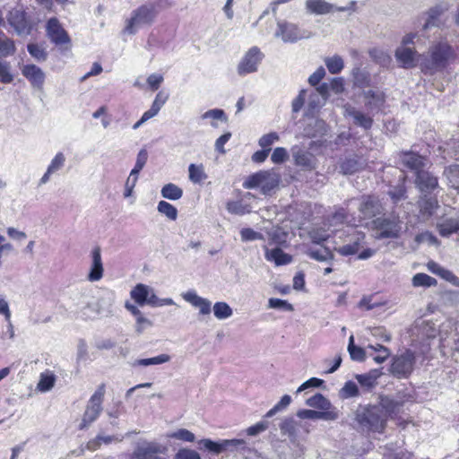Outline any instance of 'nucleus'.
I'll return each instance as SVG.
<instances>
[{
  "mask_svg": "<svg viewBox=\"0 0 459 459\" xmlns=\"http://www.w3.org/2000/svg\"><path fill=\"white\" fill-rule=\"evenodd\" d=\"M453 48L446 42H437L431 46L421 63V71L426 74H434L446 68L448 60L455 57Z\"/></svg>",
  "mask_w": 459,
  "mask_h": 459,
  "instance_id": "obj_1",
  "label": "nucleus"
},
{
  "mask_svg": "<svg viewBox=\"0 0 459 459\" xmlns=\"http://www.w3.org/2000/svg\"><path fill=\"white\" fill-rule=\"evenodd\" d=\"M158 15L157 7L154 4L148 3L134 9L131 17L126 21L125 32L134 35L140 27L151 26Z\"/></svg>",
  "mask_w": 459,
  "mask_h": 459,
  "instance_id": "obj_2",
  "label": "nucleus"
},
{
  "mask_svg": "<svg viewBox=\"0 0 459 459\" xmlns=\"http://www.w3.org/2000/svg\"><path fill=\"white\" fill-rule=\"evenodd\" d=\"M130 298L140 307L148 305L152 307H160L175 305L171 298H158L153 288L144 283H137L130 290Z\"/></svg>",
  "mask_w": 459,
  "mask_h": 459,
  "instance_id": "obj_3",
  "label": "nucleus"
},
{
  "mask_svg": "<svg viewBox=\"0 0 459 459\" xmlns=\"http://www.w3.org/2000/svg\"><path fill=\"white\" fill-rule=\"evenodd\" d=\"M280 182L281 175L274 169L261 170L249 176L243 183V186L247 189L260 187L264 195H268Z\"/></svg>",
  "mask_w": 459,
  "mask_h": 459,
  "instance_id": "obj_4",
  "label": "nucleus"
},
{
  "mask_svg": "<svg viewBox=\"0 0 459 459\" xmlns=\"http://www.w3.org/2000/svg\"><path fill=\"white\" fill-rule=\"evenodd\" d=\"M105 394L104 385H100L87 403L85 411L82 415L80 429H87L93 423L102 411V403Z\"/></svg>",
  "mask_w": 459,
  "mask_h": 459,
  "instance_id": "obj_5",
  "label": "nucleus"
},
{
  "mask_svg": "<svg viewBox=\"0 0 459 459\" xmlns=\"http://www.w3.org/2000/svg\"><path fill=\"white\" fill-rule=\"evenodd\" d=\"M415 362L414 352L406 350L404 352L393 357L389 371L397 378H408L413 372Z\"/></svg>",
  "mask_w": 459,
  "mask_h": 459,
  "instance_id": "obj_6",
  "label": "nucleus"
},
{
  "mask_svg": "<svg viewBox=\"0 0 459 459\" xmlns=\"http://www.w3.org/2000/svg\"><path fill=\"white\" fill-rule=\"evenodd\" d=\"M373 224L378 238H396L403 229V221L395 215L377 218L373 221Z\"/></svg>",
  "mask_w": 459,
  "mask_h": 459,
  "instance_id": "obj_7",
  "label": "nucleus"
},
{
  "mask_svg": "<svg viewBox=\"0 0 459 459\" xmlns=\"http://www.w3.org/2000/svg\"><path fill=\"white\" fill-rule=\"evenodd\" d=\"M274 36L285 43H293L302 39L310 38V33L301 30L297 24L287 21H278Z\"/></svg>",
  "mask_w": 459,
  "mask_h": 459,
  "instance_id": "obj_8",
  "label": "nucleus"
},
{
  "mask_svg": "<svg viewBox=\"0 0 459 459\" xmlns=\"http://www.w3.org/2000/svg\"><path fill=\"white\" fill-rule=\"evenodd\" d=\"M365 239V234L353 230L346 235L342 243L335 242L334 250L342 256L352 255L358 253Z\"/></svg>",
  "mask_w": 459,
  "mask_h": 459,
  "instance_id": "obj_9",
  "label": "nucleus"
},
{
  "mask_svg": "<svg viewBox=\"0 0 459 459\" xmlns=\"http://www.w3.org/2000/svg\"><path fill=\"white\" fill-rule=\"evenodd\" d=\"M7 21L10 26L20 36H27L32 30V23L22 8H13L10 11Z\"/></svg>",
  "mask_w": 459,
  "mask_h": 459,
  "instance_id": "obj_10",
  "label": "nucleus"
},
{
  "mask_svg": "<svg viewBox=\"0 0 459 459\" xmlns=\"http://www.w3.org/2000/svg\"><path fill=\"white\" fill-rule=\"evenodd\" d=\"M167 447L156 442L143 441L139 443L132 454L133 459H165L158 456L159 454H165Z\"/></svg>",
  "mask_w": 459,
  "mask_h": 459,
  "instance_id": "obj_11",
  "label": "nucleus"
},
{
  "mask_svg": "<svg viewBox=\"0 0 459 459\" xmlns=\"http://www.w3.org/2000/svg\"><path fill=\"white\" fill-rule=\"evenodd\" d=\"M263 57L264 55L257 47L251 48L238 65V74L246 75L256 72Z\"/></svg>",
  "mask_w": 459,
  "mask_h": 459,
  "instance_id": "obj_12",
  "label": "nucleus"
},
{
  "mask_svg": "<svg viewBox=\"0 0 459 459\" xmlns=\"http://www.w3.org/2000/svg\"><path fill=\"white\" fill-rule=\"evenodd\" d=\"M47 34L50 40L56 45H68L70 38L56 18H50L46 26Z\"/></svg>",
  "mask_w": 459,
  "mask_h": 459,
  "instance_id": "obj_13",
  "label": "nucleus"
},
{
  "mask_svg": "<svg viewBox=\"0 0 459 459\" xmlns=\"http://www.w3.org/2000/svg\"><path fill=\"white\" fill-rule=\"evenodd\" d=\"M446 8L442 5H436L429 9L418 18L419 26L422 30H428L434 27H438L440 16L445 13Z\"/></svg>",
  "mask_w": 459,
  "mask_h": 459,
  "instance_id": "obj_14",
  "label": "nucleus"
},
{
  "mask_svg": "<svg viewBox=\"0 0 459 459\" xmlns=\"http://www.w3.org/2000/svg\"><path fill=\"white\" fill-rule=\"evenodd\" d=\"M418 53L414 48L399 46L394 53V56L400 66L405 69L416 66Z\"/></svg>",
  "mask_w": 459,
  "mask_h": 459,
  "instance_id": "obj_15",
  "label": "nucleus"
},
{
  "mask_svg": "<svg viewBox=\"0 0 459 459\" xmlns=\"http://www.w3.org/2000/svg\"><path fill=\"white\" fill-rule=\"evenodd\" d=\"M208 451L219 455L231 446H243L245 441L242 439H224L220 442H214L211 439L204 438L199 441Z\"/></svg>",
  "mask_w": 459,
  "mask_h": 459,
  "instance_id": "obj_16",
  "label": "nucleus"
},
{
  "mask_svg": "<svg viewBox=\"0 0 459 459\" xmlns=\"http://www.w3.org/2000/svg\"><path fill=\"white\" fill-rule=\"evenodd\" d=\"M22 74L33 88L42 89L45 82V73L41 68L35 65H24L22 67Z\"/></svg>",
  "mask_w": 459,
  "mask_h": 459,
  "instance_id": "obj_17",
  "label": "nucleus"
},
{
  "mask_svg": "<svg viewBox=\"0 0 459 459\" xmlns=\"http://www.w3.org/2000/svg\"><path fill=\"white\" fill-rule=\"evenodd\" d=\"M306 404L311 408H316L318 411H330L334 416V420L339 418V411L331 402L322 394H316L306 400Z\"/></svg>",
  "mask_w": 459,
  "mask_h": 459,
  "instance_id": "obj_18",
  "label": "nucleus"
},
{
  "mask_svg": "<svg viewBox=\"0 0 459 459\" xmlns=\"http://www.w3.org/2000/svg\"><path fill=\"white\" fill-rule=\"evenodd\" d=\"M181 296L185 301L198 308L200 315L206 316L211 313L212 302L207 299L198 296L195 290H188L182 293Z\"/></svg>",
  "mask_w": 459,
  "mask_h": 459,
  "instance_id": "obj_19",
  "label": "nucleus"
},
{
  "mask_svg": "<svg viewBox=\"0 0 459 459\" xmlns=\"http://www.w3.org/2000/svg\"><path fill=\"white\" fill-rule=\"evenodd\" d=\"M359 212V221L371 219L382 212V205L378 199L368 196L360 204Z\"/></svg>",
  "mask_w": 459,
  "mask_h": 459,
  "instance_id": "obj_20",
  "label": "nucleus"
},
{
  "mask_svg": "<svg viewBox=\"0 0 459 459\" xmlns=\"http://www.w3.org/2000/svg\"><path fill=\"white\" fill-rule=\"evenodd\" d=\"M360 423L373 431L380 432L385 428V420L380 416L379 411L376 408L364 412L361 416Z\"/></svg>",
  "mask_w": 459,
  "mask_h": 459,
  "instance_id": "obj_21",
  "label": "nucleus"
},
{
  "mask_svg": "<svg viewBox=\"0 0 459 459\" xmlns=\"http://www.w3.org/2000/svg\"><path fill=\"white\" fill-rule=\"evenodd\" d=\"M104 268L101 259L100 247H95L91 251V265L87 275L88 281L94 282L99 281L103 277Z\"/></svg>",
  "mask_w": 459,
  "mask_h": 459,
  "instance_id": "obj_22",
  "label": "nucleus"
},
{
  "mask_svg": "<svg viewBox=\"0 0 459 459\" xmlns=\"http://www.w3.org/2000/svg\"><path fill=\"white\" fill-rule=\"evenodd\" d=\"M78 295L80 296V299L76 302V306L83 316L90 317L91 315H96L99 313L97 304L95 303L93 297L90 294L89 291H81L78 293Z\"/></svg>",
  "mask_w": 459,
  "mask_h": 459,
  "instance_id": "obj_23",
  "label": "nucleus"
},
{
  "mask_svg": "<svg viewBox=\"0 0 459 459\" xmlns=\"http://www.w3.org/2000/svg\"><path fill=\"white\" fill-rule=\"evenodd\" d=\"M401 160L405 167L413 170L416 176L418 171H422V169L428 164V160L424 156H420L414 152H404Z\"/></svg>",
  "mask_w": 459,
  "mask_h": 459,
  "instance_id": "obj_24",
  "label": "nucleus"
},
{
  "mask_svg": "<svg viewBox=\"0 0 459 459\" xmlns=\"http://www.w3.org/2000/svg\"><path fill=\"white\" fill-rule=\"evenodd\" d=\"M306 12L314 15H325L334 12V4L325 0H306Z\"/></svg>",
  "mask_w": 459,
  "mask_h": 459,
  "instance_id": "obj_25",
  "label": "nucleus"
},
{
  "mask_svg": "<svg viewBox=\"0 0 459 459\" xmlns=\"http://www.w3.org/2000/svg\"><path fill=\"white\" fill-rule=\"evenodd\" d=\"M365 106L369 111H378L385 102V94L380 91L368 90L363 92Z\"/></svg>",
  "mask_w": 459,
  "mask_h": 459,
  "instance_id": "obj_26",
  "label": "nucleus"
},
{
  "mask_svg": "<svg viewBox=\"0 0 459 459\" xmlns=\"http://www.w3.org/2000/svg\"><path fill=\"white\" fill-rule=\"evenodd\" d=\"M415 183L421 192L427 193L433 191L438 186L437 178L425 170L418 171Z\"/></svg>",
  "mask_w": 459,
  "mask_h": 459,
  "instance_id": "obj_27",
  "label": "nucleus"
},
{
  "mask_svg": "<svg viewBox=\"0 0 459 459\" xmlns=\"http://www.w3.org/2000/svg\"><path fill=\"white\" fill-rule=\"evenodd\" d=\"M344 115L352 117L354 124L364 129H368L372 126L373 119L369 116L365 115L350 105L344 107Z\"/></svg>",
  "mask_w": 459,
  "mask_h": 459,
  "instance_id": "obj_28",
  "label": "nucleus"
},
{
  "mask_svg": "<svg viewBox=\"0 0 459 459\" xmlns=\"http://www.w3.org/2000/svg\"><path fill=\"white\" fill-rule=\"evenodd\" d=\"M299 428L304 429L306 434L309 433L307 424L298 422L293 418H285L280 425L281 433L288 435L291 438H295L298 436Z\"/></svg>",
  "mask_w": 459,
  "mask_h": 459,
  "instance_id": "obj_29",
  "label": "nucleus"
},
{
  "mask_svg": "<svg viewBox=\"0 0 459 459\" xmlns=\"http://www.w3.org/2000/svg\"><path fill=\"white\" fill-rule=\"evenodd\" d=\"M65 162V157L62 152H58L51 160L50 164L48 165L47 171L42 176V178L39 179V186H42L47 184L49 179L50 176L58 170H60Z\"/></svg>",
  "mask_w": 459,
  "mask_h": 459,
  "instance_id": "obj_30",
  "label": "nucleus"
},
{
  "mask_svg": "<svg viewBox=\"0 0 459 459\" xmlns=\"http://www.w3.org/2000/svg\"><path fill=\"white\" fill-rule=\"evenodd\" d=\"M264 256L267 261L273 262L277 266L288 264L292 261V257L279 247L271 250L265 247Z\"/></svg>",
  "mask_w": 459,
  "mask_h": 459,
  "instance_id": "obj_31",
  "label": "nucleus"
},
{
  "mask_svg": "<svg viewBox=\"0 0 459 459\" xmlns=\"http://www.w3.org/2000/svg\"><path fill=\"white\" fill-rule=\"evenodd\" d=\"M381 369L375 368L371 369L368 373L356 375L355 378L362 387L371 389L377 384V379L382 376Z\"/></svg>",
  "mask_w": 459,
  "mask_h": 459,
  "instance_id": "obj_32",
  "label": "nucleus"
},
{
  "mask_svg": "<svg viewBox=\"0 0 459 459\" xmlns=\"http://www.w3.org/2000/svg\"><path fill=\"white\" fill-rule=\"evenodd\" d=\"M438 233L442 237H449L459 230V218H448L437 225Z\"/></svg>",
  "mask_w": 459,
  "mask_h": 459,
  "instance_id": "obj_33",
  "label": "nucleus"
},
{
  "mask_svg": "<svg viewBox=\"0 0 459 459\" xmlns=\"http://www.w3.org/2000/svg\"><path fill=\"white\" fill-rule=\"evenodd\" d=\"M297 416L299 419L323 420L327 421L334 420V416L330 411H318L308 409L298 411Z\"/></svg>",
  "mask_w": 459,
  "mask_h": 459,
  "instance_id": "obj_34",
  "label": "nucleus"
},
{
  "mask_svg": "<svg viewBox=\"0 0 459 459\" xmlns=\"http://www.w3.org/2000/svg\"><path fill=\"white\" fill-rule=\"evenodd\" d=\"M188 178L194 184L203 183L207 178L204 165L191 163L188 166Z\"/></svg>",
  "mask_w": 459,
  "mask_h": 459,
  "instance_id": "obj_35",
  "label": "nucleus"
},
{
  "mask_svg": "<svg viewBox=\"0 0 459 459\" xmlns=\"http://www.w3.org/2000/svg\"><path fill=\"white\" fill-rule=\"evenodd\" d=\"M56 380V376L51 371L42 372L39 376L37 389L41 393L48 392L54 387Z\"/></svg>",
  "mask_w": 459,
  "mask_h": 459,
  "instance_id": "obj_36",
  "label": "nucleus"
},
{
  "mask_svg": "<svg viewBox=\"0 0 459 459\" xmlns=\"http://www.w3.org/2000/svg\"><path fill=\"white\" fill-rule=\"evenodd\" d=\"M160 195L165 199L176 201L182 197L183 190L177 185L169 183L162 186Z\"/></svg>",
  "mask_w": 459,
  "mask_h": 459,
  "instance_id": "obj_37",
  "label": "nucleus"
},
{
  "mask_svg": "<svg viewBox=\"0 0 459 459\" xmlns=\"http://www.w3.org/2000/svg\"><path fill=\"white\" fill-rule=\"evenodd\" d=\"M295 164L307 169L314 168V159L311 153L304 151H298L293 153Z\"/></svg>",
  "mask_w": 459,
  "mask_h": 459,
  "instance_id": "obj_38",
  "label": "nucleus"
},
{
  "mask_svg": "<svg viewBox=\"0 0 459 459\" xmlns=\"http://www.w3.org/2000/svg\"><path fill=\"white\" fill-rule=\"evenodd\" d=\"M214 316L219 320L230 317L233 314L232 308L224 301L216 302L212 307Z\"/></svg>",
  "mask_w": 459,
  "mask_h": 459,
  "instance_id": "obj_39",
  "label": "nucleus"
},
{
  "mask_svg": "<svg viewBox=\"0 0 459 459\" xmlns=\"http://www.w3.org/2000/svg\"><path fill=\"white\" fill-rule=\"evenodd\" d=\"M170 359H171V357L169 354L162 353L156 357L137 359L134 362V366L148 367V366H152V365H160V364L167 363Z\"/></svg>",
  "mask_w": 459,
  "mask_h": 459,
  "instance_id": "obj_40",
  "label": "nucleus"
},
{
  "mask_svg": "<svg viewBox=\"0 0 459 459\" xmlns=\"http://www.w3.org/2000/svg\"><path fill=\"white\" fill-rule=\"evenodd\" d=\"M348 352L351 359L355 361H364L366 359V351L354 344V336L351 335L349 338Z\"/></svg>",
  "mask_w": 459,
  "mask_h": 459,
  "instance_id": "obj_41",
  "label": "nucleus"
},
{
  "mask_svg": "<svg viewBox=\"0 0 459 459\" xmlns=\"http://www.w3.org/2000/svg\"><path fill=\"white\" fill-rule=\"evenodd\" d=\"M438 207V202L433 197H425L420 202V212L423 216L429 217Z\"/></svg>",
  "mask_w": 459,
  "mask_h": 459,
  "instance_id": "obj_42",
  "label": "nucleus"
},
{
  "mask_svg": "<svg viewBox=\"0 0 459 459\" xmlns=\"http://www.w3.org/2000/svg\"><path fill=\"white\" fill-rule=\"evenodd\" d=\"M202 119H211V125L213 127H218L216 121L227 122V117L222 109L213 108L204 112L202 115Z\"/></svg>",
  "mask_w": 459,
  "mask_h": 459,
  "instance_id": "obj_43",
  "label": "nucleus"
},
{
  "mask_svg": "<svg viewBox=\"0 0 459 459\" xmlns=\"http://www.w3.org/2000/svg\"><path fill=\"white\" fill-rule=\"evenodd\" d=\"M157 210L170 221H176L178 218V209L166 201H160L157 205Z\"/></svg>",
  "mask_w": 459,
  "mask_h": 459,
  "instance_id": "obj_44",
  "label": "nucleus"
},
{
  "mask_svg": "<svg viewBox=\"0 0 459 459\" xmlns=\"http://www.w3.org/2000/svg\"><path fill=\"white\" fill-rule=\"evenodd\" d=\"M15 51L13 41L0 31V57L13 55Z\"/></svg>",
  "mask_w": 459,
  "mask_h": 459,
  "instance_id": "obj_45",
  "label": "nucleus"
},
{
  "mask_svg": "<svg viewBox=\"0 0 459 459\" xmlns=\"http://www.w3.org/2000/svg\"><path fill=\"white\" fill-rule=\"evenodd\" d=\"M325 64L332 74H339L344 67V63L342 58L340 56H333L332 57H327L325 60Z\"/></svg>",
  "mask_w": 459,
  "mask_h": 459,
  "instance_id": "obj_46",
  "label": "nucleus"
},
{
  "mask_svg": "<svg viewBox=\"0 0 459 459\" xmlns=\"http://www.w3.org/2000/svg\"><path fill=\"white\" fill-rule=\"evenodd\" d=\"M437 283V280L426 273H416L412 277V285L414 287H431L436 286Z\"/></svg>",
  "mask_w": 459,
  "mask_h": 459,
  "instance_id": "obj_47",
  "label": "nucleus"
},
{
  "mask_svg": "<svg viewBox=\"0 0 459 459\" xmlns=\"http://www.w3.org/2000/svg\"><path fill=\"white\" fill-rule=\"evenodd\" d=\"M227 211L231 214L244 215L251 212L248 205L244 204L241 201H230L226 204Z\"/></svg>",
  "mask_w": 459,
  "mask_h": 459,
  "instance_id": "obj_48",
  "label": "nucleus"
},
{
  "mask_svg": "<svg viewBox=\"0 0 459 459\" xmlns=\"http://www.w3.org/2000/svg\"><path fill=\"white\" fill-rule=\"evenodd\" d=\"M347 221V214L343 208H339L335 212L328 218L327 225L328 228H336L340 225L344 224ZM335 230V229H333Z\"/></svg>",
  "mask_w": 459,
  "mask_h": 459,
  "instance_id": "obj_49",
  "label": "nucleus"
},
{
  "mask_svg": "<svg viewBox=\"0 0 459 459\" xmlns=\"http://www.w3.org/2000/svg\"><path fill=\"white\" fill-rule=\"evenodd\" d=\"M452 187L459 189V165H452L444 171Z\"/></svg>",
  "mask_w": 459,
  "mask_h": 459,
  "instance_id": "obj_50",
  "label": "nucleus"
},
{
  "mask_svg": "<svg viewBox=\"0 0 459 459\" xmlns=\"http://www.w3.org/2000/svg\"><path fill=\"white\" fill-rule=\"evenodd\" d=\"M368 54L372 59L382 65H386L391 61L390 56L381 48H372L369 50Z\"/></svg>",
  "mask_w": 459,
  "mask_h": 459,
  "instance_id": "obj_51",
  "label": "nucleus"
},
{
  "mask_svg": "<svg viewBox=\"0 0 459 459\" xmlns=\"http://www.w3.org/2000/svg\"><path fill=\"white\" fill-rule=\"evenodd\" d=\"M280 139L279 134L275 132H271L269 134H264L258 140V144L262 149L269 150L271 152V146L278 142Z\"/></svg>",
  "mask_w": 459,
  "mask_h": 459,
  "instance_id": "obj_52",
  "label": "nucleus"
},
{
  "mask_svg": "<svg viewBox=\"0 0 459 459\" xmlns=\"http://www.w3.org/2000/svg\"><path fill=\"white\" fill-rule=\"evenodd\" d=\"M240 238L242 242L264 240V235L251 228H244L240 230Z\"/></svg>",
  "mask_w": 459,
  "mask_h": 459,
  "instance_id": "obj_53",
  "label": "nucleus"
},
{
  "mask_svg": "<svg viewBox=\"0 0 459 459\" xmlns=\"http://www.w3.org/2000/svg\"><path fill=\"white\" fill-rule=\"evenodd\" d=\"M291 403V397L289 394H284L281 400L271 409L266 414L265 418H271L275 415L278 411L286 409Z\"/></svg>",
  "mask_w": 459,
  "mask_h": 459,
  "instance_id": "obj_54",
  "label": "nucleus"
},
{
  "mask_svg": "<svg viewBox=\"0 0 459 459\" xmlns=\"http://www.w3.org/2000/svg\"><path fill=\"white\" fill-rule=\"evenodd\" d=\"M167 437L176 438L186 442H193L195 439V434L186 429H180L177 431L168 433Z\"/></svg>",
  "mask_w": 459,
  "mask_h": 459,
  "instance_id": "obj_55",
  "label": "nucleus"
},
{
  "mask_svg": "<svg viewBox=\"0 0 459 459\" xmlns=\"http://www.w3.org/2000/svg\"><path fill=\"white\" fill-rule=\"evenodd\" d=\"M268 307L273 309H280L283 311L291 312L294 310L293 306L287 300H283L277 298H271L268 300Z\"/></svg>",
  "mask_w": 459,
  "mask_h": 459,
  "instance_id": "obj_56",
  "label": "nucleus"
},
{
  "mask_svg": "<svg viewBox=\"0 0 459 459\" xmlns=\"http://www.w3.org/2000/svg\"><path fill=\"white\" fill-rule=\"evenodd\" d=\"M359 394V389L357 385L352 381H348L344 384L343 387L340 391V396L342 399H348L355 397Z\"/></svg>",
  "mask_w": 459,
  "mask_h": 459,
  "instance_id": "obj_57",
  "label": "nucleus"
},
{
  "mask_svg": "<svg viewBox=\"0 0 459 459\" xmlns=\"http://www.w3.org/2000/svg\"><path fill=\"white\" fill-rule=\"evenodd\" d=\"M329 230L315 228L309 232L310 238L314 243L320 244L330 237Z\"/></svg>",
  "mask_w": 459,
  "mask_h": 459,
  "instance_id": "obj_58",
  "label": "nucleus"
},
{
  "mask_svg": "<svg viewBox=\"0 0 459 459\" xmlns=\"http://www.w3.org/2000/svg\"><path fill=\"white\" fill-rule=\"evenodd\" d=\"M436 275L450 282L455 287H459V278L450 270H447L442 266L437 271Z\"/></svg>",
  "mask_w": 459,
  "mask_h": 459,
  "instance_id": "obj_59",
  "label": "nucleus"
},
{
  "mask_svg": "<svg viewBox=\"0 0 459 459\" xmlns=\"http://www.w3.org/2000/svg\"><path fill=\"white\" fill-rule=\"evenodd\" d=\"M436 275L450 282L455 287H459V278L450 270H447L442 266L437 271Z\"/></svg>",
  "mask_w": 459,
  "mask_h": 459,
  "instance_id": "obj_60",
  "label": "nucleus"
},
{
  "mask_svg": "<svg viewBox=\"0 0 459 459\" xmlns=\"http://www.w3.org/2000/svg\"><path fill=\"white\" fill-rule=\"evenodd\" d=\"M436 275L450 282L455 287H459V278L450 270H447L442 266L437 271Z\"/></svg>",
  "mask_w": 459,
  "mask_h": 459,
  "instance_id": "obj_61",
  "label": "nucleus"
},
{
  "mask_svg": "<svg viewBox=\"0 0 459 459\" xmlns=\"http://www.w3.org/2000/svg\"><path fill=\"white\" fill-rule=\"evenodd\" d=\"M436 275L450 282L455 287H459V278L450 270H447L442 266L437 271Z\"/></svg>",
  "mask_w": 459,
  "mask_h": 459,
  "instance_id": "obj_62",
  "label": "nucleus"
},
{
  "mask_svg": "<svg viewBox=\"0 0 459 459\" xmlns=\"http://www.w3.org/2000/svg\"><path fill=\"white\" fill-rule=\"evenodd\" d=\"M436 275L450 282L455 287H459V278L450 270H447L442 266L437 271Z\"/></svg>",
  "mask_w": 459,
  "mask_h": 459,
  "instance_id": "obj_63",
  "label": "nucleus"
},
{
  "mask_svg": "<svg viewBox=\"0 0 459 459\" xmlns=\"http://www.w3.org/2000/svg\"><path fill=\"white\" fill-rule=\"evenodd\" d=\"M153 326V322L147 318L143 314L135 319V332L143 333L146 329Z\"/></svg>",
  "mask_w": 459,
  "mask_h": 459,
  "instance_id": "obj_64",
  "label": "nucleus"
}]
</instances>
